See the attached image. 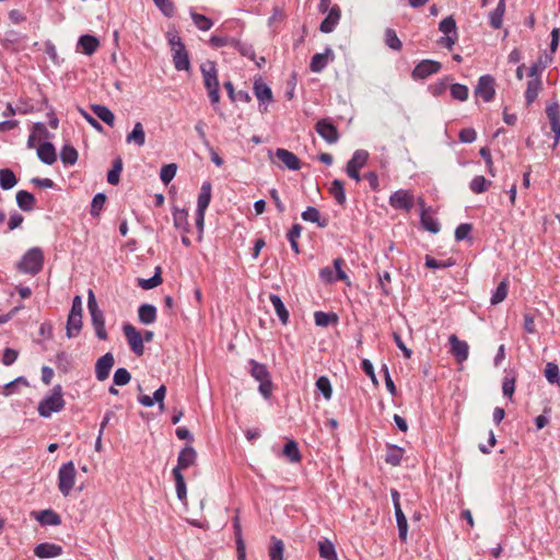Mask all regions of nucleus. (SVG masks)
I'll return each instance as SVG.
<instances>
[{
	"label": "nucleus",
	"mask_w": 560,
	"mask_h": 560,
	"mask_svg": "<svg viewBox=\"0 0 560 560\" xmlns=\"http://www.w3.org/2000/svg\"><path fill=\"white\" fill-rule=\"evenodd\" d=\"M162 270L160 267L155 268L154 275L149 279H138V285L143 290H151L160 285L163 281L161 277Z\"/></svg>",
	"instance_id": "40"
},
{
	"label": "nucleus",
	"mask_w": 560,
	"mask_h": 560,
	"mask_svg": "<svg viewBox=\"0 0 560 560\" xmlns=\"http://www.w3.org/2000/svg\"><path fill=\"white\" fill-rule=\"evenodd\" d=\"M253 89L254 94L259 102V112L266 113L268 110V105L272 101L271 89L261 79L255 80Z\"/></svg>",
	"instance_id": "14"
},
{
	"label": "nucleus",
	"mask_w": 560,
	"mask_h": 560,
	"mask_svg": "<svg viewBox=\"0 0 560 560\" xmlns=\"http://www.w3.org/2000/svg\"><path fill=\"white\" fill-rule=\"evenodd\" d=\"M139 320L144 325H150L156 319V308L152 304H142L138 310Z\"/></svg>",
	"instance_id": "31"
},
{
	"label": "nucleus",
	"mask_w": 560,
	"mask_h": 560,
	"mask_svg": "<svg viewBox=\"0 0 560 560\" xmlns=\"http://www.w3.org/2000/svg\"><path fill=\"white\" fill-rule=\"evenodd\" d=\"M441 68V62L432 59H424L416 65L411 72V77L413 80H424L428 77L438 73Z\"/></svg>",
	"instance_id": "11"
},
{
	"label": "nucleus",
	"mask_w": 560,
	"mask_h": 560,
	"mask_svg": "<svg viewBox=\"0 0 560 560\" xmlns=\"http://www.w3.org/2000/svg\"><path fill=\"white\" fill-rule=\"evenodd\" d=\"M106 201V196L103 192L96 194L91 202L90 213L92 217H98Z\"/></svg>",
	"instance_id": "57"
},
{
	"label": "nucleus",
	"mask_w": 560,
	"mask_h": 560,
	"mask_svg": "<svg viewBox=\"0 0 560 560\" xmlns=\"http://www.w3.org/2000/svg\"><path fill=\"white\" fill-rule=\"evenodd\" d=\"M505 13V0H499L495 9L489 13V23L492 28L499 30L503 23V15Z\"/></svg>",
	"instance_id": "26"
},
{
	"label": "nucleus",
	"mask_w": 560,
	"mask_h": 560,
	"mask_svg": "<svg viewBox=\"0 0 560 560\" xmlns=\"http://www.w3.org/2000/svg\"><path fill=\"white\" fill-rule=\"evenodd\" d=\"M541 89V78H530V80L527 82L525 91V101L527 106L532 105L536 101Z\"/></svg>",
	"instance_id": "24"
},
{
	"label": "nucleus",
	"mask_w": 560,
	"mask_h": 560,
	"mask_svg": "<svg viewBox=\"0 0 560 560\" xmlns=\"http://www.w3.org/2000/svg\"><path fill=\"white\" fill-rule=\"evenodd\" d=\"M318 551L319 556L326 560H338L335 545L327 538L318 541Z\"/></svg>",
	"instance_id": "30"
},
{
	"label": "nucleus",
	"mask_w": 560,
	"mask_h": 560,
	"mask_svg": "<svg viewBox=\"0 0 560 560\" xmlns=\"http://www.w3.org/2000/svg\"><path fill=\"white\" fill-rule=\"evenodd\" d=\"M439 30L444 35H455V34H457L456 22L453 19V16H447V18L443 19L440 22V24H439Z\"/></svg>",
	"instance_id": "58"
},
{
	"label": "nucleus",
	"mask_w": 560,
	"mask_h": 560,
	"mask_svg": "<svg viewBox=\"0 0 560 560\" xmlns=\"http://www.w3.org/2000/svg\"><path fill=\"white\" fill-rule=\"evenodd\" d=\"M197 460V452L190 445H186L178 454L177 465L173 468V477L175 480V488L177 498L185 501L187 498L186 482L182 470L188 469L194 466Z\"/></svg>",
	"instance_id": "1"
},
{
	"label": "nucleus",
	"mask_w": 560,
	"mask_h": 560,
	"mask_svg": "<svg viewBox=\"0 0 560 560\" xmlns=\"http://www.w3.org/2000/svg\"><path fill=\"white\" fill-rule=\"evenodd\" d=\"M66 329V334L69 339L77 337L82 329V315L69 314Z\"/></svg>",
	"instance_id": "32"
},
{
	"label": "nucleus",
	"mask_w": 560,
	"mask_h": 560,
	"mask_svg": "<svg viewBox=\"0 0 560 560\" xmlns=\"http://www.w3.org/2000/svg\"><path fill=\"white\" fill-rule=\"evenodd\" d=\"M301 232L302 226L300 224H293L287 234L290 246L295 254L300 253L298 238L301 236Z\"/></svg>",
	"instance_id": "54"
},
{
	"label": "nucleus",
	"mask_w": 560,
	"mask_h": 560,
	"mask_svg": "<svg viewBox=\"0 0 560 560\" xmlns=\"http://www.w3.org/2000/svg\"><path fill=\"white\" fill-rule=\"evenodd\" d=\"M302 219L307 222L317 223L320 228H325L327 225V220L320 218V213L315 207H307L302 212Z\"/></svg>",
	"instance_id": "36"
},
{
	"label": "nucleus",
	"mask_w": 560,
	"mask_h": 560,
	"mask_svg": "<svg viewBox=\"0 0 560 560\" xmlns=\"http://www.w3.org/2000/svg\"><path fill=\"white\" fill-rule=\"evenodd\" d=\"M396 523L398 527V536L402 542L407 541L408 522L401 509L395 511Z\"/></svg>",
	"instance_id": "41"
},
{
	"label": "nucleus",
	"mask_w": 560,
	"mask_h": 560,
	"mask_svg": "<svg viewBox=\"0 0 560 560\" xmlns=\"http://www.w3.org/2000/svg\"><path fill=\"white\" fill-rule=\"evenodd\" d=\"M275 154L287 168L291 171H298L301 168L300 159L289 150L279 148L276 150Z\"/></svg>",
	"instance_id": "21"
},
{
	"label": "nucleus",
	"mask_w": 560,
	"mask_h": 560,
	"mask_svg": "<svg viewBox=\"0 0 560 560\" xmlns=\"http://www.w3.org/2000/svg\"><path fill=\"white\" fill-rule=\"evenodd\" d=\"M65 407V399L61 385H55L48 396L43 398L39 404L37 411L39 416L49 418L52 413L59 412Z\"/></svg>",
	"instance_id": "2"
},
{
	"label": "nucleus",
	"mask_w": 560,
	"mask_h": 560,
	"mask_svg": "<svg viewBox=\"0 0 560 560\" xmlns=\"http://www.w3.org/2000/svg\"><path fill=\"white\" fill-rule=\"evenodd\" d=\"M88 308L91 314V322L95 329V334L100 340H106L108 335L105 328V318L103 312L100 310L95 294L92 290L88 292Z\"/></svg>",
	"instance_id": "4"
},
{
	"label": "nucleus",
	"mask_w": 560,
	"mask_h": 560,
	"mask_svg": "<svg viewBox=\"0 0 560 560\" xmlns=\"http://www.w3.org/2000/svg\"><path fill=\"white\" fill-rule=\"evenodd\" d=\"M284 544L281 539L276 537L271 538V546L269 547L270 560H283Z\"/></svg>",
	"instance_id": "48"
},
{
	"label": "nucleus",
	"mask_w": 560,
	"mask_h": 560,
	"mask_svg": "<svg viewBox=\"0 0 560 560\" xmlns=\"http://www.w3.org/2000/svg\"><path fill=\"white\" fill-rule=\"evenodd\" d=\"M451 96L459 102H465L468 100L469 90L467 85L460 83H453L450 86Z\"/></svg>",
	"instance_id": "51"
},
{
	"label": "nucleus",
	"mask_w": 560,
	"mask_h": 560,
	"mask_svg": "<svg viewBox=\"0 0 560 560\" xmlns=\"http://www.w3.org/2000/svg\"><path fill=\"white\" fill-rule=\"evenodd\" d=\"M131 380L129 371L125 368H119L115 371L113 382L116 386L127 385Z\"/></svg>",
	"instance_id": "59"
},
{
	"label": "nucleus",
	"mask_w": 560,
	"mask_h": 560,
	"mask_svg": "<svg viewBox=\"0 0 560 560\" xmlns=\"http://www.w3.org/2000/svg\"><path fill=\"white\" fill-rule=\"evenodd\" d=\"M385 44L393 50H400L402 47L401 40L398 38L396 32L393 28L385 31Z\"/></svg>",
	"instance_id": "56"
},
{
	"label": "nucleus",
	"mask_w": 560,
	"mask_h": 560,
	"mask_svg": "<svg viewBox=\"0 0 560 560\" xmlns=\"http://www.w3.org/2000/svg\"><path fill=\"white\" fill-rule=\"evenodd\" d=\"M212 186L210 182H203L197 199V209L207 210L211 201Z\"/></svg>",
	"instance_id": "27"
},
{
	"label": "nucleus",
	"mask_w": 560,
	"mask_h": 560,
	"mask_svg": "<svg viewBox=\"0 0 560 560\" xmlns=\"http://www.w3.org/2000/svg\"><path fill=\"white\" fill-rule=\"evenodd\" d=\"M334 52L330 48H326L325 52L315 54L310 63V69L312 72L319 73L322 72L329 61H332Z\"/></svg>",
	"instance_id": "20"
},
{
	"label": "nucleus",
	"mask_w": 560,
	"mask_h": 560,
	"mask_svg": "<svg viewBox=\"0 0 560 560\" xmlns=\"http://www.w3.org/2000/svg\"><path fill=\"white\" fill-rule=\"evenodd\" d=\"M454 265V260L452 258L447 260H439L431 256H425V266L430 269H444L452 267Z\"/></svg>",
	"instance_id": "60"
},
{
	"label": "nucleus",
	"mask_w": 560,
	"mask_h": 560,
	"mask_svg": "<svg viewBox=\"0 0 560 560\" xmlns=\"http://www.w3.org/2000/svg\"><path fill=\"white\" fill-rule=\"evenodd\" d=\"M389 205L394 209L408 212L413 207V195L406 189H398L390 195Z\"/></svg>",
	"instance_id": "12"
},
{
	"label": "nucleus",
	"mask_w": 560,
	"mask_h": 560,
	"mask_svg": "<svg viewBox=\"0 0 560 560\" xmlns=\"http://www.w3.org/2000/svg\"><path fill=\"white\" fill-rule=\"evenodd\" d=\"M200 71L203 78L205 88L207 90L220 86L217 66L213 61L207 60L206 62L201 63Z\"/></svg>",
	"instance_id": "15"
},
{
	"label": "nucleus",
	"mask_w": 560,
	"mask_h": 560,
	"mask_svg": "<svg viewBox=\"0 0 560 560\" xmlns=\"http://www.w3.org/2000/svg\"><path fill=\"white\" fill-rule=\"evenodd\" d=\"M508 288H509V280L508 278H504L497 289L493 291L490 302L492 305H497L501 302H503L508 295Z\"/></svg>",
	"instance_id": "44"
},
{
	"label": "nucleus",
	"mask_w": 560,
	"mask_h": 560,
	"mask_svg": "<svg viewBox=\"0 0 560 560\" xmlns=\"http://www.w3.org/2000/svg\"><path fill=\"white\" fill-rule=\"evenodd\" d=\"M91 109L97 116V118H100L106 125L114 126L115 115L108 107L104 105L94 104L91 106Z\"/></svg>",
	"instance_id": "33"
},
{
	"label": "nucleus",
	"mask_w": 560,
	"mask_h": 560,
	"mask_svg": "<svg viewBox=\"0 0 560 560\" xmlns=\"http://www.w3.org/2000/svg\"><path fill=\"white\" fill-rule=\"evenodd\" d=\"M551 60V57L548 55L540 56L536 62H534L529 70H528V77L529 78H540L542 71L546 69L547 65Z\"/></svg>",
	"instance_id": "39"
},
{
	"label": "nucleus",
	"mask_w": 560,
	"mask_h": 560,
	"mask_svg": "<svg viewBox=\"0 0 560 560\" xmlns=\"http://www.w3.org/2000/svg\"><path fill=\"white\" fill-rule=\"evenodd\" d=\"M491 182L486 179L483 176H475L469 183V188L474 194H482L489 189Z\"/></svg>",
	"instance_id": "49"
},
{
	"label": "nucleus",
	"mask_w": 560,
	"mask_h": 560,
	"mask_svg": "<svg viewBox=\"0 0 560 560\" xmlns=\"http://www.w3.org/2000/svg\"><path fill=\"white\" fill-rule=\"evenodd\" d=\"M98 46L100 40L93 35L84 34L80 36L78 40V47L86 56L93 55L97 50Z\"/></svg>",
	"instance_id": "23"
},
{
	"label": "nucleus",
	"mask_w": 560,
	"mask_h": 560,
	"mask_svg": "<svg viewBox=\"0 0 560 560\" xmlns=\"http://www.w3.org/2000/svg\"><path fill=\"white\" fill-rule=\"evenodd\" d=\"M31 516L44 526H57L61 523L60 516L51 509L33 511Z\"/></svg>",
	"instance_id": "18"
},
{
	"label": "nucleus",
	"mask_w": 560,
	"mask_h": 560,
	"mask_svg": "<svg viewBox=\"0 0 560 560\" xmlns=\"http://www.w3.org/2000/svg\"><path fill=\"white\" fill-rule=\"evenodd\" d=\"M190 16L194 21V24L199 31L206 32L213 26V22L211 19L203 14L195 12L192 9L190 10Z\"/></svg>",
	"instance_id": "46"
},
{
	"label": "nucleus",
	"mask_w": 560,
	"mask_h": 560,
	"mask_svg": "<svg viewBox=\"0 0 560 560\" xmlns=\"http://www.w3.org/2000/svg\"><path fill=\"white\" fill-rule=\"evenodd\" d=\"M319 10L322 12L328 11L326 18L320 23L319 30L323 33H331L336 26L338 25L340 18H341V11L338 5H334L328 10V1L322 0L319 3Z\"/></svg>",
	"instance_id": "7"
},
{
	"label": "nucleus",
	"mask_w": 560,
	"mask_h": 560,
	"mask_svg": "<svg viewBox=\"0 0 560 560\" xmlns=\"http://www.w3.org/2000/svg\"><path fill=\"white\" fill-rule=\"evenodd\" d=\"M127 143H135L138 147H142L145 142V132L140 121L136 122L131 132L126 137Z\"/></svg>",
	"instance_id": "28"
},
{
	"label": "nucleus",
	"mask_w": 560,
	"mask_h": 560,
	"mask_svg": "<svg viewBox=\"0 0 560 560\" xmlns=\"http://www.w3.org/2000/svg\"><path fill=\"white\" fill-rule=\"evenodd\" d=\"M18 184V178L12 170L1 168L0 170V187L3 190L12 189Z\"/></svg>",
	"instance_id": "35"
},
{
	"label": "nucleus",
	"mask_w": 560,
	"mask_h": 560,
	"mask_svg": "<svg viewBox=\"0 0 560 560\" xmlns=\"http://www.w3.org/2000/svg\"><path fill=\"white\" fill-rule=\"evenodd\" d=\"M315 130L327 143L332 144L339 140V132L329 118L319 119Z\"/></svg>",
	"instance_id": "13"
},
{
	"label": "nucleus",
	"mask_w": 560,
	"mask_h": 560,
	"mask_svg": "<svg viewBox=\"0 0 560 560\" xmlns=\"http://www.w3.org/2000/svg\"><path fill=\"white\" fill-rule=\"evenodd\" d=\"M329 191L338 205H343L346 202V194H345V188H343V184L341 180L334 179L331 182Z\"/></svg>",
	"instance_id": "50"
},
{
	"label": "nucleus",
	"mask_w": 560,
	"mask_h": 560,
	"mask_svg": "<svg viewBox=\"0 0 560 560\" xmlns=\"http://www.w3.org/2000/svg\"><path fill=\"white\" fill-rule=\"evenodd\" d=\"M337 319H338L337 315L331 314V313H325L322 311H317L314 314L315 324L320 327H327L331 323H336Z\"/></svg>",
	"instance_id": "55"
},
{
	"label": "nucleus",
	"mask_w": 560,
	"mask_h": 560,
	"mask_svg": "<svg viewBox=\"0 0 560 560\" xmlns=\"http://www.w3.org/2000/svg\"><path fill=\"white\" fill-rule=\"evenodd\" d=\"M420 220H421V224L422 226L431 232V233H438L440 231V223L439 221L432 217L431 214L428 213V210L427 209H423L422 212H421V217H420Z\"/></svg>",
	"instance_id": "43"
},
{
	"label": "nucleus",
	"mask_w": 560,
	"mask_h": 560,
	"mask_svg": "<svg viewBox=\"0 0 560 560\" xmlns=\"http://www.w3.org/2000/svg\"><path fill=\"white\" fill-rule=\"evenodd\" d=\"M404 456V448L396 445L387 447L385 462L392 466H398L401 463Z\"/></svg>",
	"instance_id": "42"
},
{
	"label": "nucleus",
	"mask_w": 560,
	"mask_h": 560,
	"mask_svg": "<svg viewBox=\"0 0 560 560\" xmlns=\"http://www.w3.org/2000/svg\"><path fill=\"white\" fill-rule=\"evenodd\" d=\"M316 389L322 393V395L324 396V398L326 400H330L331 399V396H332V387H331V383L329 381V378L327 376H319L317 380H316Z\"/></svg>",
	"instance_id": "52"
},
{
	"label": "nucleus",
	"mask_w": 560,
	"mask_h": 560,
	"mask_svg": "<svg viewBox=\"0 0 560 560\" xmlns=\"http://www.w3.org/2000/svg\"><path fill=\"white\" fill-rule=\"evenodd\" d=\"M153 2L165 16L171 18L174 15L175 7L172 0H153Z\"/></svg>",
	"instance_id": "62"
},
{
	"label": "nucleus",
	"mask_w": 560,
	"mask_h": 560,
	"mask_svg": "<svg viewBox=\"0 0 560 560\" xmlns=\"http://www.w3.org/2000/svg\"><path fill=\"white\" fill-rule=\"evenodd\" d=\"M122 331L131 351L139 357L142 355L144 352V345L141 332L128 323L122 326Z\"/></svg>",
	"instance_id": "9"
},
{
	"label": "nucleus",
	"mask_w": 560,
	"mask_h": 560,
	"mask_svg": "<svg viewBox=\"0 0 560 560\" xmlns=\"http://www.w3.org/2000/svg\"><path fill=\"white\" fill-rule=\"evenodd\" d=\"M177 166L176 164H166L161 168L160 178L161 180L167 185L176 175Z\"/></svg>",
	"instance_id": "61"
},
{
	"label": "nucleus",
	"mask_w": 560,
	"mask_h": 560,
	"mask_svg": "<svg viewBox=\"0 0 560 560\" xmlns=\"http://www.w3.org/2000/svg\"><path fill=\"white\" fill-rule=\"evenodd\" d=\"M62 551L61 546L51 542H42L34 548V555L40 559L59 557Z\"/></svg>",
	"instance_id": "19"
},
{
	"label": "nucleus",
	"mask_w": 560,
	"mask_h": 560,
	"mask_svg": "<svg viewBox=\"0 0 560 560\" xmlns=\"http://www.w3.org/2000/svg\"><path fill=\"white\" fill-rule=\"evenodd\" d=\"M249 365H250V375L256 381L262 382V381L270 378V374H269L266 365H264L255 360H250Z\"/></svg>",
	"instance_id": "37"
},
{
	"label": "nucleus",
	"mask_w": 560,
	"mask_h": 560,
	"mask_svg": "<svg viewBox=\"0 0 560 560\" xmlns=\"http://www.w3.org/2000/svg\"><path fill=\"white\" fill-rule=\"evenodd\" d=\"M44 266V253L39 247L30 248L18 262L16 268L19 271L35 276Z\"/></svg>",
	"instance_id": "3"
},
{
	"label": "nucleus",
	"mask_w": 560,
	"mask_h": 560,
	"mask_svg": "<svg viewBox=\"0 0 560 560\" xmlns=\"http://www.w3.org/2000/svg\"><path fill=\"white\" fill-rule=\"evenodd\" d=\"M494 85V78L490 74H483L479 78L475 88V95L481 97L486 103L491 102L495 95Z\"/></svg>",
	"instance_id": "10"
},
{
	"label": "nucleus",
	"mask_w": 560,
	"mask_h": 560,
	"mask_svg": "<svg viewBox=\"0 0 560 560\" xmlns=\"http://www.w3.org/2000/svg\"><path fill=\"white\" fill-rule=\"evenodd\" d=\"M234 47L245 57L255 60V50L252 45L233 40Z\"/></svg>",
	"instance_id": "64"
},
{
	"label": "nucleus",
	"mask_w": 560,
	"mask_h": 560,
	"mask_svg": "<svg viewBox=\"0 0 560 560\" xmlns=\"http://www.w3.org/2000/svg\"><path fill=\"white\" fill-rule=\"evenodd\" d=\"M168 44L172 49L174 67L178 71H187L190 69V60L188 52L180 37L173 35L168 38Z\"/></svg>",
	"instance_id": "5"
},
{
	"label": "nucleus",
	"mask_w": 560,
	"mask_h": 560,
	"mask_svg": "<svg viewBox=\"0 0 560 560\" xmlns=\"http://www.w3.org/2000/svg\"><path fill=\"white\" fill-rule=\"evenodd\" d=\"M283 455L291 463H299L302 458L298 443L293 440H289L283 447Z\"/></svg>",
	"instance_id": "38"
},
{
	"label": "nucleus",
	"mask_w": 560,
	"mask_h": 560,
	"mask_svg": "<svg viewBox=\"0 0 560 560\" xmlns=\"http://www.w3.org/2000/svg\"><path fill=\"white\" fill-rule=\"evenodd\" d=\"M77 470L73 462L62 464L58 470V489L62 495L68 497L75 482Z\"/></svg>",
	"instance_id": "6"
},
{
	"label": "nucleus",
	"mask_w": 560,
	"mask_h": 560,
	"mask_svg": "<svg viewBox=\"0 0 560 560\" xmlns=\"http://www.w3.org/2000/svg\"><path fill=\"white\" fill-rule=\"evenodd\" d=\"M37 156L43 163L52 165L57 160L54 144L48 141L40 143L37 148Z\"/></svg>",
	"instance_id": "22"
},
{
	"label": "nucleus",
	"mask_w": 560,
	"mask_h": 560,
	"mask_svg": "<svg viewBox=\"0 0 560 560\" xmlns=\"http://www.w3.org/2000/svg\"><path fill=\"white\" fill-rule=\"evenodd\" d=\"M60 160L65 165H74L78 161V151L70 144H65L60 152Z\"/></svg>",
	"instance_id": "45"
},
{
	"label": "nucleus",
	"mask_w": 560,
	"mask_h": 560,
	"mask_svg": "<svg viewBox=\"0 0 560 560\" xmlns=\"http://www.w3.org/2000/svg\"><path fill=\"white\" fill-rule=\"evenodd\" d=\"M174 226L185 233L189 232L188 212L184 209L173 211Z\"/></svg>",
	"instance_id": "34"
},
{
	"label": "nucleus",
	"mask_w": 560,
	"mask_h": 560,
	"mask_svg": "<svg viewBox=\"0 0 560 560\" xmlns=\"http://www.w3.org/2000/svg\"><path fill=\"white\" fill-rule=\"evenodd\" d=\"M122 171V161L120 158H117L114 163L112 170L107 173V182L110 185H117L120 180V173Z\"/></svg>",
	"instance_id": "53"
},
{
	"label": "nucleus",
	"mask_w": 560,
	"mask_h": 560,
	"mask_svg": "<svg viewBox=\"0 0 560 560\" xmlns=\"http://www.w3.org/2000/svg\"><path fill=\"white\" fill-rule=\"evenodd\" d=\"M269 300H270L280 322L283 325H285L289 322V312H288L284 303L282 302L281 298L277 294H270Z\"/></svg>",
	"instance_id": "29"
},
{
	"label": "nucleus",
	"mask_w": 560,
	"mask_h": 560,
	"mask_svg": "<svg viewBox=\"0 0 560 560\" xmlns=\"http://www.w3.org/2000/svg\"><path fill=\"white\" fill-rule=\"evenodd\" d=\"M515 377L510 375H506L502 382V393L505 397H509L510 399L513 397V394L515 392Z\"/></svg>",
	"instance_id": "63"
},
{
	"label": "nucleus",
	"mask_w": 560,
	"mask_h": 560,
	"mask_svg": "<svg viewBox=\"0 0 560 560\" xmlns=\"http://www.w3.org/2000/svg\"><path fill=\"white\" fill-rule=\"evenodd\" d=\"M115 359L113 353L107 352L102 355L95 364V376L98 381L103 382L108 378L110 370L113 369Z\"/></svg>",
	"instance_id": "17"
},
{
	"label": "nucleus",
	"mask_w": 560,
	"mask_h": 560,
	"mask_svg": "<svg viewBox=\"0 0 560 560\" xmlns=\"http://www.w3.org/2000/svg\"><path fill=\"white\" fill-rule=\"evenodd\" d=\"M451 346V353L455 358L456 362L463 363L468 359L469 346L466 341L459 340L456 335H451L448 338Z\"/></svg>",
	"instance_id": "16"
},
{
	"label": "nucleus",
	"mask_w": 560,
	"mask_h": 560,
	"mask_svg": "<svg viewBox=\"0 0 560 560\" xmlns=\"http://www.w3.org/2000/svg\"><path fill=\"white\" fill-rule=\"evenodd\" d=\"M544 374L550 384H556L560 388V371L556 363L548 362L545 366Z\"/></svg>",
	"instance_id": "47"
},
{
	"label": "nucleus",
	"mask_w": 560,
	"mask_h": 560,
	"mask_svg": "<svg viewBox=\"0 0 560 560\" xmlns=\"http://www.w3.org/2000/svg\"><path fill=\"white\" fill-rule=\"evenodd\" d=\"M15 199L19 208L22 211L30 212L35 207V197L26 190H19L16 192Z\"/></svg>",
	"instance_id": "25"
},
{
	"label": "nucleus",
	"mask_w": 560,
	"mask_h": 560,
	"mask_svg": "<svg viewBox=\"0 0 560 560\" xmlns=\"http://www.w3.org/2000/svg\"><path fill=\"white\" fill-rule=\"evenodd\" d=\"M369 156L370 154L366 150L354 151L346 167V172L350 178L355 182L361 180L360 170L368 163Z\"/></svg>",
	"instance_id": "8"
}]
</instances>
